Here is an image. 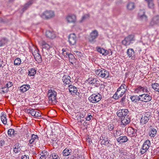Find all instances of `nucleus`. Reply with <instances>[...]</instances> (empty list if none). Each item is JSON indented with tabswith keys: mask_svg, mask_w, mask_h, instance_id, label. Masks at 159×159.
Returning a JSON list of instances; mask_svg holds the SVG:
<instances>
[{
	"mask_svg": "<svg viewBox=\"0 0 159 159\" xmlns=\"http://www.w3.org/2000/svg\"><path fill=\"white\" fill-rule=\"evenodd\" d=\"M39 137L37 135L33 134L31 135V138L29 140L28 145L32 148L39 146Z\"/></svg>",
	"mask_w": 159,
	"mask_h": 159,
	"instance_id": "1",
	"label": "nucleus"
},
{
	"mask_svg": "<svg viewBox=\"0 0 159 159\" xmlns=\"http://www.w3.org/2000/svg\"><path fill=\"white\" fill-rule=\"evenodd\" d=\"M48 102L49 103L54 104L56 103L57 93L53 89H51L48 92Z\"/></svg>",
	"mask_w": 159,
	"mask_h": 159,
	"instance_id": "2",
	"label": "nucleus"
},
{
	"mask_svg": "<svg viewBox=\"0 0 159 159\" xmlns=\"http://www.w3.org/2000/svg\"><path fill=\"white\" fill-rule=\"evenodd\" d=\"M95 74L102 78H107L109 77V72L106 70L101 68L95 71Z\"/></svg>",
	"mask_w": 159,
	"mask_h": 159,
	"instance_id": "3",
	"label": "nucleus"
},
{
	"mask_svg": "<svg viewBox=\"0 0 159 159\" xmlns=\"http://www.w3.org/2000/svg\"><path fill=\"white\" fill-rule=\"evenodd\" d=\"M101 98V95L97 93L92 94L89 97V100L93 103H96L99 101Z\"/></svg>",
	"mask_w": 159,
	"mask_h": 159,
	"instance_id": "4",
	"label": "nucleus"
},
{
	"mask_svg": "<svg viewBox=\"0 0 159 159\" xmlns=\"http://www.w3.org/2000/svg\"><path fill=\"white\" fill-rule=\"evenodd\" d=\"M151 117L152 116L150 112L145 113L141 117L140 120V123L142 125L146 123L150 120Z\"/></svg>",
	"mask_w": 159,
	"mask_h": 159,
	"instance_id": "5",
	"label": "nucleus"
},
{
	"mask_svg": "<svg viewBox=\"0 0 159 159\" xmlns=\"http://www.w3.org/2000/svg\"><path fill=\"white\" fill-rule=\"evenodd\" d=\"M55 16L54 12L52 11H46L41 15V16L43 18L46 19L51 18Z\"/></svg>",
	"mask_w": 159,
	"mask_h": 159,
	"instance_id": "6",
	"label": "nucleus"
},
{
	"mask_svg": "<svg viewBox=\"0 0 159 159\" xmlns=\"http://www.w3.org/2000/svg\"><path fill=\"white\" fill-rule=\"evenodd\" d=\"M151 145L150 141L148 140H147L143 143L142 147L140 150V152L142 154H144L147 152L149 149Z\"/></svg>",
	"mask_w": 159,
	"mask_h": 159,
	"instance_id": "7",
	"label": "nucleus"
},
{
	"mask_svg": "<svg viewBox=\"0 0 159 159\" xmlns=\"http://www.w3.org/2000/svg\"><path fill=\"white\" fill-rule=\"evenodd\" d=\"M134 40V35H129L125 38L122 41V43L123 45L127 46L130 45L132 41Z\"/></svg>",
	"mask_w": 159,
	"mask_h": 159,
	"instance_id": "8",
	"label": "nucleus"
},
{
	"mask_svg": "<svg viewBox=\"0 0 159 159\" xmlns=\"http://www.w3.org/2000/svg\"><path fill=\"white\" fill-rule=\"evenodd\" d=\"M137 130L131 127H129L126 129V131L128 135L130 137H136L137 136Z\"/></svg>",
	"mask_w": 159,
	"mask_h": 159,
	"instance_id": "9",
	"label": "nucleus"
},
{
	"mask_svg": "<svg viewBox=\"0 0 159 159\" xmlns=\"http://www.w3.org/2000/svg\"><path fill=\"white\" fill-rule=\"evenodd\" d=\"M141 101L145 102L150 101L152 99V97L148 94H143L140 95Z\"/></svg>",
	"mask_w": 159,
	"mask_h": 159,
	"instance_id": "10",
	"label": "nucleus"
},
{
	"mask_svg": "<svg viewBox=\"0 0 159 159\" xmlns=\"http://www.w3.org/2000/svg\"><path fill=\"white\" fill-rule=\"evenodd\" d=\"M129 111L127 109H123L119 110L116 113L117 115L119 117L126 116L129 113Z\"/></svg>",
	"mask_w": 159,
	"mask_h": 159,
	"instance_id": "11",
	"label": "nucleus"
},
{
	"mask_svg": "<svg viewBox=\"0 0 159 159\" xmlns=\"http://www.w3.org/2000/svg\"><path fill=\"white\" fill-rule=\"evenodd\" d=\"M143 92V93H148V92L146 87H142L141 86H137V87L135 89L134 93H138L140 92Z\"/></svg>",
	"mask_w": 159,
	"mask_h": 159,
	"instance_id": "12",
	"label": "nucleus"
},
{
	"mask_svg": "<svg viewBox=\"0 0 159 159\" xmlns=\"http://www.w3.org/2000/svg\"><path fill=\"white\" fill-rule=\"evenodd\" d=\"M76 38L74 33L70 34L69 37V42L70 44L73 45L76 43Z\"/></svg>",
	"mask_w": 159,
	"mask_h": 159,
	"instance_id": "13",
	"label": "nucleus"
},
{
	"mask_svg": "<svg viewBox=\"0 0 159 159\" xmlns=\"http://www.w3.org/2000/svg\"><path fill=\"white\" fill-rule=\"evenodd\" d=\"M98 36V32L96 30L93 31L90 34V37L89 39V41L90 42H93Z\"/></svg>",
	"mask_w": 159,
	"mask_h": 159,
	"instance_id": "14",
	"label": "nucleus"
},
{
	"mask_svg": "<svg viewBox=\"0 0 159 159\" xmlns=\"http://www.w3.org/2000/svg\"><path fill=\"white\" fill-rule=\"evenodd\" d=\"M45 35L47 37L50 39H53L56 37L54 32L52 30H47L45 32Z\"/></svg>",
	"mask_w": 159,
	"mask_h": 159,
	"instance_id": "15",
	"label": "nucleus"
},
{
	"mask_svg": "<svg viewBox=\"0 0 159 159\" xmlns=\"http://www.w3.org/2000/svg\"><path fill=\"white\" fill-rule=\"evenodd\" d=\"M121 125L125 126L130 122V118L128 116L122 117L121 118Z\"/></svg>",
	"mask_w": 159,
	"mask_h": 159,
	"instance_id": "16",
	"label": "nucleus"
},
{
	"mask_svg": "<svg viewBox=\"0 0 159 159\" xmlns=\"http://www.w3.org/2000/svg\"><path fill=\"white\" fill-rule=\"evenodd\" d=\"M145 12L144 10H140L138 13V16L139 19L142 20L146 21L147 16L145 14Z\"/></svg>",
	"mask_w": 159,
	"mask_h": 159,
	"instance_id": "17",
	"label": "nucleus"
},
{
	"mask_svg": "<svg viewBox=\"0 0 159 159\" xmlns=\"http://www.w3.org/2000/svg\"><path fill=\"white\" fill-rule=\"evenodd\" d=\"M66 20L68 23H75L76 21V17L74 15H69L67 16Z\"/></svg>",
	"mask_w": 159,
	"mask_h": 159,
	"instance_id": "18",
	"label": "nucleus"
},
{
	"mask_svg": "<svg viewBox=\"0 0 159 159\" xmlns=\"http://www.w3.org/2000/svg\"><path fill=\"white\" fill-rule=\"evenodd\" d=\"M116 140L119 143H121L127 142L128 140V139L126 136H121L117 138Z\"/></svg>",
	"mask_w": 159,
	"mask_h": 159,
	"instance_id": "19",
	"label": "nucleus"
},
{
	"mask_svg": "<svg viewBox=\"0 0 159 159\" xmlns=\"http://www.w3.org/2000/svg\"><path fill=\"white\" fill-rule=\"evenodd\" d=\"M100 140H102L101 141V144L104 145L105 146H107L108 144H110V141L108 139V138L107 137L102 136L100 138Z\"/></svg>",
	"mask_w": 159,
	"mask_h": 159,
	"instance_id": "20",
	"label": "nucleus"
},
{
	"mask_svg": "<svg viewBox=\"0 0 159 159\" xmlns=\"http://www.w3.org/2000/svg\"><path fill=\"white\" fill-rule=\"evenodd\" d=\"M69 90L70 92L73 95L76 94V93L77 91V88L75 87L72 85H68Z\"/></svg>",
	"mask_w": 159,
	"mask_h": 159,
	"instance_id": "21",
	"label": "nucleus"
},
{
	"mask_svg": "<svg viewBox=\"0 0 159 159\" xmlns=\"http://www.w3.org/2000/svg\"><path fill=\"white\" fill-rule=\"evenodd\" d=\"M127 54L129 57H131L132 60H134L135 58L134 52L133 49H128L127 51Z\"/></svg>",
	"mask_w": 159,
	"mask_h": 159,
	"instance_id": "22",
	"label": "nucleus"
},
{
	"mask_svg": "<svg viewBox=\"0 0 159 159\" xmlns=\"http://www.w3.org/2000/svg\"><path fill=\"white\" fill-rule=\"evenodd\" d=\"M157 133V130L154 127H151L149 131V135L151 137H155Z\"/></svg>",
	"mask_w": 159,
	"mask_h": 159,
	"instance_id": "23",
	"label": "nucleus"
},
{
	"mask_svg": "<svg viewBox=\"0 0 159 159\" xmlns=\"http://www.w3.org/2000/svg\"><path fill=\"white\" fill-rule=\"evenodd\" d=\"M70 80V77L69 76H64L62 79L63 82L65 84V85L67 84L70 85L71 82Z\"/></svg>",
	"mask_w": 159,
	"mask_h": 159,
	"instance_id": "24",
	"label": "nucleus"
},
{
	"mask_svg": "<svg viewBox=\"0 0 159 159\" xmlns=\"http://www.w3.org/2000/svg\"><path fill=\"white\" fill-rule=\"evenodd\" d=\"M158 24H159V16H158L153 17L150 22V24L152 25H154Z\"/></svg>",
	"mask_w": 159,
	"mask_h": 159,
	"instance_id": "25",
	"label": "nucleus"
},
{
	"mask_svg": "<svg viewBox=\"0 0 159 159\" xmlns=\"http://www.w3.org/2000/svg\"><path fill=\"white\" fill-rule=\"evenodd\" d=\"M130 98L132 102L136 103H138V102L139 101H141L140 95L139 96H137V95L133 96H131Z\"/></svg>",
	"mask_w": 159,
	"mask_h": 159,
	"instance_id": "26",
	"label": "nucleus"
},
{
	"mask_svg": "<svg viewBox=\"0 0 159 159\" xmlns=\"http://www.w3.org/2000/svg\"><path fill=\"white\" fill-rule=\"evenodd\" d=\"M34 0H29L24 5V8L23 9V11H24L27 9L30 6L34 3Z\"/></svg>",
	"mask_w": 159,
	"mask_h": 159,
	"instance_id": "27",
	"label": "nucleus"
},
{
	"mask_svg": "<svg viewBox=\"0 0 159 159\" xmlns=\"http://www.w3.org/2000/svg\"><path fill=\"white\" fill-rule=\"evenodd\" d=\"M41 44L43 48H45L48 50L51 47V45L44 41H42L41 42Z\"/></svg>",
	"mask_w": 159,
	"mask_h": 159,
	"instance_id": "28",
	"label": "nucleus"
},
{
	"mask_svg": "<svg viewBox=\"0 0 159 159\" xmlns=\"http://www.w3.org/2000/svg\"><path fill=\"white\" fill-rule=\"evenodd\" d=\"M20 145L18 143L16 144L13 147V151L15 153H18L20 151Z\"/></svg>",
	"mask_w": 159,
	"mask_h": 159,
	"instance_id": "29",
	"label": "nucleus"
},
{
	"mask_svg": "<svg viewBox=\"0 0 159 159\" xmlns=\"http://www.w3.org/2000/svg\"><path fill=\"white\" fill-rule=\"evenodd\" d=\"M30 87L29 84L23 85L20 87V90L21 92L24 93L29 90Z\"/></svg>",
	"mask_w": 159,
	"mask_h": 159,
	"instance_id": "30",
	"label": "nucleus"
},
{
	"mask_svg": "<svg viewBox=\"0 0 159 159\" xmlns=\"http://www.w3.org/2000/svg\"><path fill=\"white\" fill-rule=\"evenodd\" d=\"M7 133L9 136L12 137L16 134L17 132L15 131L13 129H10L8 130Z\"/></svg>",
	"mask_w": 159,
	"mask_h": 159,
	"instance_id": "31",
	"label": "nucleus"
},
{
	"mask_svg": "<svg viewBox=\"0 0 159 159\" xmlns=\"http://www.w3.org/2000/svg\"><path fill=\"white\" fill-rule=\"evenodd\" d=\"M127 86L124 84H122L120 87L117 90H119L122 93H125L127 90Z\"/></svg>",
	"mask_w": 159,
	"mask_h": 159,
	"instance_id": "32",
	"label": "nucleus"
},
{
	"mask_svg": "<svg viewBox=\"0 0 159 159\" xmlns=\"http://www.w3.org/2000/svg\"><path fill=\"white\" fill-rule=\"evenodd\" d=\"M135 7L134 3L133 2H129L127 5V9L129 10H133L134 8Z\"/></svg>",
	"mask_w": 159,
	"mask_h": 159,
	"instance_id": "33",
	"label": "nucleus"
},
{
	"mask_svg": "<svg viewBox=\"0 0 159 159\" xmlns=\"http://www.w3.org/2000/svg\"><path fill=\"white\" fill-rule=\"evenodd\" d=\"M8 40V39L6 37H3L2 39L0 40V47H2L4 46L6 43H7Z\"/></svg>",
	"mask_w": 159,
	"mask_h": 159,
	"instance_id": "34",
	"label": "nucleus"
},
{
	"mask_svg": "<svg viewBox=\"0 0 159 159\" xmlns=\"http://www.w3.org/2000/svg\"><path fill=\"white\" fill-rule=\"evenodd\" d=\"M71 150L70 149L65 148L63 152V155L64 156H66L70 155L71 152Z\"/></svg>",
	"mask_w": 159,
	"mask_h": 159,
	"instance_id": "35",
	"label": "nucleus"
},
{
	"mask_svg": "<svg viewBox=\"0 0 159 159\" xmlns=\"http://www.w3.org/2000/svg\"><path fill=\"white\" fill-rule=\"evenodd\" d=\"M151 85L154 90L159 93V84L157 83H152Z\"/></svg>",
	"mask_w": 159,
	"mask_h": 159,
	"instance_id": "36",
	"label": "nucleus"
},
{
	"mask_svg": "<svg viewBox=\"0 0 159 159\" xmlns=\"http://www.w3.org/2000/svg\"><path fill=\"white\" fill-rule=\"evenodd\" d=\"M36 70L33 68H31L28 70V75L29 76H33L35 75L36 73Z\"/></svg>",
	"mask_w": 159,
	"mask_h": 159,
	"instance_id": "37",
	"label": "nucleus"
},
{
	"mask_svg": "<svg viewBox=\"0 0 159 159\" xmlns=\"http://www.w3.org/2000/svg\"><path fill=\"white\" fill-rule=\"evenodd\" d=\"M90 84H92V85H94L96 87H98L100 85L99 81L96 79H93L92 82H91Z\"/></svg>",
	"mask_w": 159,
	"mask_h": 159,
	"instance_id": "38",
	"label": "nucleus"
},
{
	"mask_svg": "<svg viewBox=\"0 0 159 159\" xmlns=\"http://www.w3.org/2000/svg\"><path fill=\"white\" fill-rule=\"evenodd\" d=\"M114 137L115 138L121 136L122 135L121 131L120 130H116L115 131L113 134Z\"/></svg>",
	"mask_w": 159,
	"mask_h": 159,
	"instance_id": "39",
	"label": "nucleus"
},
{
	"mask_svg": "<svg viewBox=\"0 0 159 159\" xmlns=\"http://www.w3.org/2000/svg\"><path fill=\"white\" fill-rule=\"evenodd\" d=\"M34 59L38 62L41 61H42L41 57L40 55L38 52L35 55H34Z\"/></svg>",
	"mask_w": 159,
	"mask_h": 159,
	"instance_id": "40",
	"label": "nucleus"
},
{
	"mask_svg": "<svg viewBox=\"0 0 159 159\" xmlns=\"http://www.w3.org/2000/svg\"><path fill=\"white\" fill-rule=\"evenodd\" d=\"M6 116V115L4 114H2V115L1 116V120L4 125H6L7 123Z\"/></svg>",
	"mask_w": 159,
	"mask_h": 159,
	"instance_id": "41",
	"label": "nucleus"
},
{
	"mask_svg": "<svg viewBox=\"0 0 159 159\" xmlns=\"http://www.w3.org/2000/svg\"><path fill=\"white\" fill-rule=\"evenodd\" d=\"M27 111L28 114H30L31 115L34 116L36 113V111L35 109H29L27 110Z\"/></svg>",
	"mask_w": 159,
	"mask_h": 159,
	"instance_id": "42",
	"label": "nucleus"
},
{
	"mask_svg": "<svg viewBox=\"0 0 159 159\" xmlns=\"http://www.w3.org/2000/svg\"><path fill=\"white\" fill-rule=\"evenodd\" d=\"M148 3V7L149 8H153L154 7V4L153 0H150L147 2Z\"/></svg>",
	"mask_w": 159,
	"mask_h": 159,
	"instance_id": "43",
	"label": "nucleus"
},
{
	"mask_svg": "<svg viewBox=\"0 0 159 159\" xmlns=\"http://www.w3.org/2000/svg\"><path fill=\"white\" fill-rule=\"evenodd\" d=\"M50 159H60V157L57 154L55 153H52L50 157Z\"/></svg>",
	"mask_w": 159,
	"mask_h": 159,
	"instance_id": "44",
	"label": "nucleus"
},
{
	"mask_svg": "<svg viewBox=\"0 0 159 159\" xmlns=\"http://www.w3.org/2000/svg\"><path fill=\"white\" fill-rule=\"evenodd\" d=\"M21 62V60L20 58H18L16 59L14 61L15 65H20Z\"/></svg>",
	"mask_w": 159,
	"mask_h": 159,
	"instance_id": "45",
	"label": "nucleus"
},
{
	"mask_svg": "<svg viewBox=\"0 0 159 159\" xmlns=\"http://www.w3.org/2000/svg\"><path fill=\"white\" fill-rule=\"evenodd\" d=\"M47 153L44 152H41L40 155L41 156L40 157L39 159H46V155H47Z\"/></svg>",
	"mask_w": 159,
	"mask_h": 159,
	"instance_id": "46",
	"label": "nucleus"
},
{
	"mask_svg": "<svg viewBox=\"0 0 159 159\" xmlns=\"http://www.w3.org/2000/svg\"><path fill=\"white\" fill-rule=\"evenodd\" d=\"M67 57H68L69 58L70 61L72 63L73 62V60L74 59V55L72 54L69 53Z\"/></svg>",
	"mask_w": 159,
	"mask_h": 159,
	"instance_id": "47",
	"label": "nucleus"
},
{
	"mask_svg": "<svg viewBox=\"0 0 159 159\" xmlns=\"http://www.w3.org/2000/svg\"><path fill=\"white\" fill-rule=\"evenodd\" d=\"M97 51L100 53L102 54L103 55H104V53H105V49L101 48L100 47H98L97 48Z\"/></svg>",
	"mask_w": 159,
	"mask_h": 159,
	"instance_id": "48",
	"label": "nucleus"
},
{
	"mask_svg": "<svg viewBox=\"0 0 159 159\" xmlns=\"http://www.w3.org/2000/svg\"><path fill=\"white\" fill-rule=\"evenodd\" d=\"M30 129L28 128L25 131V134L26 135V137H27L29 136V134H30Z\"/></svg>",
	"mask_w": 159,
	"mask_h": 159,
	"instance_id": "49",
	"label": "nucleus"
},
{
	"mask_svg": "<svg viewBox=\"0 0 159 159\" xmlns=\"http://www.w3.org/2000/svg\"><path fill=\"white\" fill-rule=\"evenodd\" d=\"M62 54L64 56V57H67L68 56V54H69V53L68 52V51L66 50H64L62 49Z\"/></svg>",
	"mask_w": 159,
	"mask_h": 159,
	"instance_id": "50",
	"label": "nucleus"
},
{
	"mask_svg": "<svg viewBox=\"0 0 159 159\" xmlns=\"http://www.w3.org/2000/svg\"><path fill=\"white\" fill-rule=\"evenodd\" d=\"M107 126L108 129L110 131L112 130L114 128V125L112 124H110Z\"/></svg>",
	"mask_w": 159,
	"mask_h": 159,
	"instance_id": "51",
	"label": "nucleus"
},
{
	"mask_svg": "<svg viewBox=\"0 0 159 159\" xmlns=\"http://www.w3.org/2000/svg\"><path fill=\"white\" fill-rule=\"evenodd\" d=\"M13 83L9 81L7 82V83L6 84V86L8 88H9L11 87L13 85Z\"/></svg>",
	"mask_w": 159,
	"mask_h": 159,
	"instance_id": "52",
	"label": "nucleus"
},
{
	"mask_svg": "<svg viewBox=\"0 0 159 159\" xmlns=\"http://www.w3.org/2000/svg\"><path fill=\"white\" fill-rule=\"evenodd\" d=\"M120 97H119L118 94V93H117V92L116 91V93L114 94L113 96V98L117 100Z\"/></svg>",
	"mask_w": 159,
	"mask_h": 159,
	"instance_id": "53",
	"label": "nucleus"
},
{
	"mask_svg": "<svg viewBox=\"0 0 159 159\" xmlns=\"http://www.w3.org/2000/svg\"><path fill=\"white\" fill-rule=\"evenodd\" d=\"M89 16L88 14H86L84 15L82 18L81 20V22H82L85 20L86 19L89 18Z\"/></svg>",
	"mask_w": 159,
	"mask_h": 159,
	"instance_id": "54",
	"label": "nucleus"
},
{
	"mask_svg": "<svg viewBox=\"0 0 159 159\" xmlns=\"http://www.w3.org/2000/svg\"><path fill=\"white\" fill-rule=\"evenodd\" d=\"M92 116L91 115L88 114L86 117L85 118V119L86 121H89L92 118Z\"/></svg>",
	"mask_w": 159,
	"mask_h": 159,
	"instance_id": "55",
	"label": "nucleus"
},
{
	"mask_svg": "<svg viewBox=\"0 0 159 159\" xmlns=\"http://www.w3.org/2000/svg\"><path fill=\"white\" fill-rule=\"evenodd\" d=\"M117 92L120 98L125 93H122L119 90H117Z\"/></svg>",
	"mask_w": 159,
	"mask_h": 159,
	"instance_id": "56",
	"label": "nucleus"
},
{
	"mask_svg": "<svg viewBox=\"0 0 159 159\" xmlns=\"http://www.w3.org/2000/svg\"><path fill=\"white\" fill-rule=\"evenodd\" d=\"M5 88H2L0 89V93H5L7 92V90H5Z\"/></svg>",
	"mask_w": 159,
	"mask_h": 159,
	"instance_id": "57",
	"label": "nucleus"
},
{
	"mask_svg": "<svg viewBox=\"0 0 159 159\" xmlns=\"http://www.w3.org/2000/svg\"><path fill=\"white\" fill-rule=\"evenodd\" d=\"M125 96H124L122 98H121L120 102L122 103H123L125 101Z\"/></svg>",
	"mask_w": 159,
	"mask_h": 159,
	"instance_id": "58",
	"label": "nucleus"
},
{
	"mask_svg": "<svg viewBox=\"0 0 159 159\" xmlns=\"http://www.w3.org/2000/svg\"><path fill=\"white\" fill-rule=\"evenodd\" d=\"M41 116V113L36 111V113L34 115L35 117H40Z\"/></svg>",
	"mask_w": 159,
	"mask_h": 159,
	"instance_id": "59",
	"label": "nucleus"
},
{
	"mask_svg": "<svg viewBox=\"0 0 159 159\" xmlns=\"http://www.w3.org/2000/svg\"><path fill=\"white\" fill-rule=\"evenodd\" d=\"M21 159H29V157L28 156L24 155L22 156Z\"/></svg>",
	"mask_w": 159,
	"mask_h": 159,
	"instance_id": "60",
	"label": "nucleus"
},
{
	"mask_svg": "<svg viewBox=\"0 0 159 159\" xmlns=\"http://www.w3.org/2000/svg\"><path fill=\"white\" fill-rule=\"evenodd\" d=\"M5 144V142L4 140H1L0 141V148L4 145Z\"/></svg>",
	"mask_w": 159,
	"mask_h": 159,
	"instance_id": "61",
	"label": "nucleus"
},
{
	"mask_svg": "<svg viewBox=\"0 0 159 159\" xmlns=\"http://www.w3.org/2000/svg\"><path fill=\"white\" fill-rule=\"evenodd\" d=\"M94 78H90L88 80L89 81V82L90 84L91 82H92V80Z\"/></svg>",
	"mask_w": 159,
	"mask_h": 159,
	"instance_id": "62",
	"label": "nucleus"
},
{
	"mask_svg": "<svg viewBox=\"0 0 159 159\" xmlns=\"http://www.w3.org/2000/svg\"><path fill=\"white\" fill-rule=\"evenodd\" d=\"M105 53H104V55H107L108 53V51H107V50H105Z\"/></svg>",
	"mask_w": 159,
	"mask_h": 159,
	"instance_id": "63",
	"label": "nucleus"
},
{
	"mask_svg": "<svg viewBox=\"0 0 159 159\" xmlns=\"http://www.w3.org/2000/svg\"><path fill=\"white\" fill-rule=\"evenodd\" d=\"M3 61H0V68L1 67H3V66H2Z\"/></svg>",
	"mask_w": 159,
	"mask_h": 159,
	"instance_id": "64",
	"label": "nucleus"
}]
</instances>
